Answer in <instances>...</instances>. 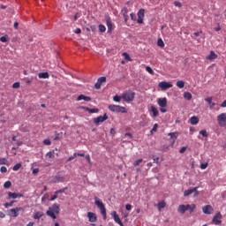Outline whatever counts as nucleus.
I'll use <instances>...</instances> for the list:
<instances>
[{
    "label": "nucleus",
    "mask_w": 226,
    "mask_h": 226,
    "mask_svg": "<svg viewBox=\"0 0 226 226\" xmlns=\"http://www.w3.org/2000/svg\"><path fill=\"white\" fill-rule=\"evenodd\" d=\"M61 209L59 208V205L53 204L49 207V210L46 212L47 216L52 218V220H56L57 218V215H59Z\"/></svg>",
    "instance_id": "f257e3e1"
},
{
    "label": "nucleus",
    "mask_w": 226,
    "mask_h": 226,
    "mask_svg": "<svg viewBox=\"0 0 226 226\" xmlns=\"http://www.w3.org/2000/svg\"><path fill=\"white\" fill-rule=\"evenodd\" d=\"M94 204L97 206L98 209H100L101 214L103 216V220H107V208H105V205L103 204V201L100 200V198L95 197L94 198Z\"/></svg>",
    "instance_id": "f03ea898"
},
{
    "label": "nucleus",
    "mask_w": 226,
    "mask_h": 226,
    "mask_svg": "<svg viewBox=\"0 0 226 226\" xmlns=\"http://www.w3.org/2000/svg\"><path fill=\"white\" fill-rule=\"evenodd\" d=\"M122 100H124V102H126V103L133 102L135 100V92L132 90H126L122 94Z\"/></svg>",
    "instance_id": "7ed1b4c3"
},
{
    "label": "nucleus",
    "mask_w": 226,
    "mask_h": 226,
    "mask_svg": "<svg viewBox=\"0 0 226 226\" xmlns=\"http://www.w3.org/2000/svg\"><path fill=\"white\" fill-rule=\"evenodd\" d=\"M109 110H110L111 112H117V114H119V112L121 114H126L128 112V110H126V108L123 107V106H119V105H114V104H110L108 107Z\"/></svg>",
    "instance_id": "20e7f679"
},
{
    "label": "nucleus",
    "mask_w": 226,
    "mask_h": 226,
    "mask_svg": "<svg viewBox=\"0 0 226 226\" xmlns=\"http://www.w3.org/2000/svg\"><path fill=\"white\" fill-rule=\"evenodd\" d=\"M217 123L222 128L226 126V113H222L217 116Z\"/></svg>",
    "instance_id": "39448f33"
},
{
    "label": "nucleus",
    "mask_w": 226,
    "mask_h": 226,
    "mask_svg": "<svg viewBox=\"0 0 226 226\" xmlns=\"http://www.w3.org/2000/svg\"><path fill=\"white\" fill-rule=\"evenodd\" d=\"M21 211V213H24V208L18 207L16 208H11L10 210V213H11V215H10V216H12L13 218H17V216H19V212Z\"/></svg>",
    "instance_id": "423d86ee"
},
{
    "label": "nucleus",
    "mask_w": 226,
    "mask_h": 226,
    "mask_svg": "<svg viewBox=\"0 0 226 226\" xmlns=\"http://www.w3.org/2000/svg\"><path fill=\"white\" fill-rule=\"evenodd\" d=\"M199 187H194L192 189H188L184 192V197H189V195H192V193H195L194 195H199Z\"/></svg>",
    "instance_id": "0eeeda50"
},
{
    "label": "nucleus",
    "mask_w": 226,
    "mask_h": 226,
    "mask_svg": "<svg viewBox=\"0 0 226 226\" xmlns=\"http://www.w3.org/2000/svg\"><path fill=\"white\" fill-rule=\"evenodd\" d=\"M109 119V116L107 114H104V116H100L96 118H94V124H98L99 123H105Z\"/></svg>",
    "instance_id": "6e6552de"
},
{
    "label": "nucleus",
    "mask_w": 226,
    "mask_h": 226,
    "mask_svg": "<svg viewBox=\"0 0 226 226\" xmlns=\"http://www.w3.org/2000/svg\"><path fill=\"white\" fill-rule=\"evenodd\" d=\"M158 86L161 87V89H162V91H167V89H170V87H172V83L162 81L160 82Z\"/></svg>",
    "instance_id": "1a4fd4ad"
},
{
    "label": "nucleus",
    "mask_w": 226,
    "mask_h": 226,
    "mask_svg": "<svg viewBox=\"0 0 226 226\" xmlns=\"http://www.w3.org/2000/svg\"><path fill=\"white\" fill-rule=\"evenodd\" d=\"M146 10L144 9H140L138 11V19H137V23L138 24H143L144 22V13H145Z\"/></svg>",
    "instance_id": "9d476101"
},
{
    "label": "nucleus",
    "mask_w": 226,
    "mask_h": 226,
    "mask_svg": "<svg viewBox=\"0 0 226 226\" xmlns=\"http://www.w3.org/2000/svg\"><path fill=\"white\" fill-rule=\"evenodd\" d=\"M202 211L205 215H213V213H215V209L213 208V207H211V205H207L203 207Z\"/></svg>",
    "instance_id": "9b49d317"
},
{
    "label": "nucleus",
    "mask_w": 226,
    "mask_h": 226,
    "mask_svg": "<svg viewBox=\"0 0 226 226\" xmlns=\"http://www.w3.org/2000/svg\"><path fill=\"white\" fill-rule=\"evenodd\" d=\"M103 82H107V78L106 77H100L97 79V82L94 85L95 89H101L102 88V84H103Z\"/></svg>",
    "instance_id": "f8f14e48"
},
{
    "label": "nucleus",
    "mask_w": 226,
    "mask_h": 226,
    "mask_svg": "<svg viewBox=\"0 0 226 226\" xmlns=\"http://www.w3.org/2000/svg\"><path fill=\"white\" fill-rule=\"evenodd\" d=\"M111 215L113 216V219L116 222V223H118V225H120V226H124V224H123V222L119 218V215H117V212L113 211L111 213Z\"/></svg>",
    "instance_id": "ddd939ff"
},
{
    "label": "nucleus",
    "mask_w": 226,
    "mask_h": 226,
    "mask_svg": "<svg viewBox=\"0 0 226 226\" xmlns=\"http://www.w3.org/2000/svg\"><path fill=\"white\" fill-rule=\"evenodd\" d=\"M213 223H215V225H220V223H222V213H217L214 218H213Z\"/></svg>",
    "instance_id": "4468645a"
},
{
    "label": "nucleus",
    "mask_w": 226,
    "mask_h": 226,
    "mask_svg": "<svg viewBox=\"0 0 226 226\" xmlns=\"http://www.w3.org/2000/svg\"><path fill=\"white\" fill-rule=\"evenodd\" d=\"M87 217H88L89 222H91L92 223H94V222H96L98 220V217H96V214H94L93 212H88Z\"/></svg>",
    "instance_id": "2eb2a0df"
},
{
    "label": "nucleus",
    "mask_w": 226,
    "mask_h": 226,
    "mask_svg": "<svg viewBox=\"0 0 226 226\" xmlns=\"http://www.w3.org/2000/svg\"><path fill=\"white\" fill-rule=\"evenodd\" d=\"M157 103H158L159 107H161V108L167 107V98H159L157 100Z\"/></svg>",
    "instance_id": "dca6fc26"
},
{
    "label": "nucleus",
    "mask_w": 226,
    "mask_h": 226,
    "mask_svg": "<svg viewBox=\"0 0 226 226\" xmlns=\"http://www.w3.org/2000/svg\"><path fill=\"white\" fill-rule=\"evenodd\" d=\"M106 26L108 27V33H112V19H110V18H107L106 19Z\"/></svg>",
    "instance_id": "f3484780"
},
{
    "label": "nucleus",
    "mask_w": 226,
    "mask_h": 226,
    "mask_svg": "<svg viewBox=\"0 0 226 226\" xmlns=\"http://www.w3.org/2000/svg\"><path fill=\"white\" fill-rule=\"evenodd\" d=\"M18 197H23V195L22 194H19L17 192H9L7 199L10 200V199H18Z\"/></svg>",
    "instance_id": "a211bd4d"
},
{
    "label": "nucleus",
    "mask_w": 226,
    "mask_h": 226,
    "mask_svg": "<svg viewBox=\"0 0 226 226\" xmlns=\"http://www.w3.org/2000/svg\"><path fill=\"white\" fill-rule=\"evenodd\" d=\"M185 207L187 209V211H189V213H194L195 209L197 208V205L195 204H187L185 205Z\"/></svg>",
    "instance_id": "6ab92c4d"
},
{
    "label": "nucleus",
    "mask_w": 226,
    "mask_h": 226,
    "mask_svg": "<svg viewBox=\"0 0 226 226\" xmlns=\"http://www.w3.org/2000/svg\"><path fill=\"white\" fill-rule=\"evenodd\" d=\"M208 61H213V59H218V55L215 51H210L209 56L206 57Z\"/></svg>",
    "instance_id": "aec40b11"
},
{
    "label": "nucleus",
    "mask_w": 226,
    "mask_h": 226,
    "mask_svg": "<svg viewBox=\"0 0 226 226\" xmlns=\"http://www.w3.org/2000/svg\"><path fill=\"white\" fill-rule=\"evenodd\" d=\"M81 100H84V102H91V97L80 94L78 96L77 102H81Z\"/></svg>",
    "instance_id": "412c9836"
},
{
    "label": "nucleus",
    "mask_w": 226,
    "mask_h": 226,
    "mask_svg": "<svg viewBox=\"0 0 226 226\" xmlns=\"http://www.w3.org/2000/svg\"><path fill=\"white\" fill-rule=\"evenodd\" d=\"M205 102L209 105V109H213L216 105V103L213 102V97L206 98Z\"/></svg>",
    "instance_id": "4be33fe9"
},
{
    "label": "nucleus",
    "mask_w": 226,
    "mask_h": 226,
    "mask_svg": "<svg viewBox=\"0 0 226 226\" xmlns=\"http://www.w3.org/2000/svg\"><path fill=\"white\" fill-rule=\"evenodd\" d=\"M186 211H188L186 208V205L178 206V208H177L178 213H181V215H185L186 213Z\"/></svg>",
    "instance_id": "5701e85b"
},
{
    "label": "nucleus",
    "mask_w": 226,
    "mask_h": 226,
    "mask_svg": "<svg viewBox=\"0 0 226 226\" xmlns=\"http://www.w3.org/2000/svg\"><path fill=\"white\" fill-rule=\"evenodd\" d=\"M66 181V178L64 177H55V183H64Z\"/></svg>",
    "instance_id": "b1692460"
},
{
    "label": "nucleus",
    "mask_w": 226,
    "mask_h": 226,
    "mask_svg": "<svg viewBox=\"0 0 226 226\" xmlns=\"http://www.w3.org/2000/svg\"><path fill=\"white\" fill-rule=\"evenodd\" d=\"M151 112H153V117H158L159 111L156 107L151 106Z\"/></svg>",
    "instance_id": "393cba45"
},
{
    "label": "nucleus",
    "mask_w": 226,
    "mask_h": 226,
    "mask_svg": "<svg viewBox=\"0 0 226 226\" xmlns=\"http://www.w3.org/2000/svg\"><path fill=\"white\" fill-rule=\"evenodd\" d=\"M184 98H185V100H187L188 102H190V100H192V98H193V96L192 95V93L185 92Z\"/></svg>",
    "instance_id": "a878e982"
},
{
    "label": "nucleus",
    "mask_w": 226,
    "mask_h": 226,
    "mask_svg": "<svg viewBox=\"0 0 226 226\" xmlns=\"http://www.w3.org/2000/svg\"><path fill=\"white\" fill-rule=\"evenodd\" d=\"M190 123H191V124H193V125L199 124V118L197 117H195V116L192 117L190 118Z\"/></svg>",
    "instance_id": "bb28decb"
},
{
    "label": "nucleus",
    "mask_w": 226,
    "mask_h": 226,
    "mask_svg": "<svg viewBox=\"0 0 226 226\" xmlns=\"http://www.w3.org/2000/svg\"><path fill=\"white\" fill-rule=\"evenodd\" d=\"M39 79H49V72H40L38 74Z\"/></svg>",
    "instance_id": "cd10ccee"
},
{
    "label": "nucleus",
    "mask_w": 226,
    "mask_h": 226,
    "mask_svg": "<svg viewBox=\"0 0 226 226\" xmlns=\"http://www.w3.org/2000/svg\"><path fill=\"white\" fill-rule=\"evenodd\" d=\"M43 216V212H36L34 215V220H40Z\"/></svg>",
    "instance_id": "c85d7f7f"
},
{
    "label": "nucleus",
    "mask_w": 226,
    "mask_h": 226,
    "mask_svg": "<svg viewBox=\"0 0 226 226\" xmlns=\"http://www.w3.org/2000/svg\"><path fill=\"white\" fill-rule=\"evenodd\" d=\"M20 169H22V162H19L14 165L12 170H14V172H17V170H20Z\"/></svg>",
    "instance_id": "c756f323"
},
{
    "label": "nucleus",
    "mask_w": 226,
    "mask_h": 226,
    "mask_svg": "<svg viewBox=\"0 0 226 226\" xmlns=\"http://www.w3.org/2000/svg\"><path fill=\"white\" fill-rule=\"evenodd\" d=\"M86 110H87V112H89L90 114H97V112H99L98 109H89V108H86Z\"/></svg>",
    "instance_id": "7c9ffc66"
},
{
    "label": "nucleus",
    "mask_w": 226,
    "mask_h": 226,
    "mask_svg": "<svg viewBox=\"0 0 226 226\" xmlns=\"http://www.w3.org/2000/svg\"><path fill=\"white\" fill-rule=\"evenodd\" d=\"M177 86L179 87V89H183V87H185V81L183 80H178L177 82Z\"/></svg>",
    "instance_id": "2f4dec72"
},
{
    "label": "nucleus",
    "mask_w": 226,
    "mask_h": 226,
    "mask_svg": "<svg viewBox=\"0 0 226 226\" xmlns=\"http://www.w3.org/2000/svg\"><path fill=\"white\" fill-rule=\"evenodd\" d=\"M158 132V124H154L152 130L150 131L151 135H153V132Z\"/></svg>",
    "instance_id": "473e14b6"
},
{
    "label": "nucleus",
    "mask_w": 226,
    "mask_h": 226,
    "mask_svg": "<svg viewBox=\"0 0 226 226\" xmlns=\"http://www.w3.org/2000/svg\"><path fill=\"white\" fill-rule=\"evenodd\" d=\"M166 204L164 201H161L158 203L157 207L158 209H163L165 207Z\"/></svg>",
    "instance_id": "72a5a7b5"
},
{
    "label": "nucleus",
    "mask_w": 226,
    "mask_h": 226,
    "mask_svg": "<svg viewBox=\"0 0 226 226\" xmlns=\"http://www.w3.org/2000/svg\"><path fill=\"white\" fill-rule=\"evenodd\" d=\"M121 99H123L122 95L119 96V95H115L113 97V102H117V103H119V102H121Z\"/></svg>",
    "instance_id": "f704fd0d"
},
{
    "label": "nucleus",
    "mask_w": 226,
    "mask_h": 226,
    "mask_svg": "<svg viewBox=\"0 0 226 226\" xmlns=\"http://www.w3.org/2000/svg\"><path fill=\"white\" fill-rule=\"evenodd\" d=\"M0 165H8V160L6 158H0Z\"/></svg>",
    "instance_id": "c9c22d12"
},
{
    "label": "nucleus",
    "mask_w": 226,
    "mask_h": 226,
    "mask_svg": "<svg viewBox=\"0 0 226 226\" xmlns=\"http://www.w3.org/2000/svg\"><path fill=\"white\" fill-rule=\"evenodd\" d=\"M99 31L100 33H105V31H107V27L103 25H99Z\"/></svg>",
    "instance_id": "e433bc0d"
},
{
    "label": "nucleus",
    "mask_w": 226,
    "mask_h": 226,
    "mask_svg": "<svg viewBox=\"0 0 226 226\" xmlns=\"http://www.w3.org/2000/svg\"><path fill=\"white\" fill-rule=\"evenodd\" d=\"M157 45L158 47H165V42H163V40L158 39Z\"/></svg>",
    "instance_id": "4c0bfd02"
},
{
    "label": "nucleus",
    "mask_w": 226,
    "mask_h": 226,
    "mask_svg": "<svg viewBox=\"0 0 226 226\" xmlns=\"http://www.w3.org/2000/svg\"><path fill=\"white\" fill-rule=\"evenodd\" d=\"M4 188H11V182L10 181H6L4 184Z\"/></svg>",
    "instance_id": "58836bf2"
},
{
    "label": "nucleus",
    "mask_w": 226,
    "mask_h": 226,
    "mask_svg": "<svg viewBox=\"0 0 226 226\" xmlns=\"http://www.w3.org/2000/svg\"><path fill=\"white\" fill-rule=\"evenodd\" d=\"M142 162H143L142 159H139V160H137V161H135V162H133V166H134V167H139V165H140V163H142Z\"/></svg>",
    "instance_id": "ea45409f"
},
{
    "label": "nucleus",
    "mask_w": 226,
    "mask_h": 226,
    "mask_svg": "<svg viewBox=\"0 0 226 226\" xmlns=\"http://www.w3.org/2000/svg\"><path fill=\"white\" fill-rule=\"evenodd\" d=\"M146 70L150 73V75H154V71H153V68H151L150 66H147Z\"/></svg>",
    "instance_id": "a19ab883"
},
{
    "label": "nucleus",
    "mask_w": 226,
    "mask_h": 226,
    "mask_svg": "<svg viewBox=\"0 0 226 226\" xmlns=\"http://www.w3.org/2000/svg\"><path fill=\"white\" fill-rule=\"evenodd\" d=\"M0 41H2V43H6V41H8V35L2 36Z\"/></svg>",
    "instance_id": "79ce46f5"
},
{
    "label": "nucleus",
    "mask_w": 226,
    "mask_h": 226,
    "mask_svg": "<svg viewBox=\"0 0 226 226\" xmlns=\"http://www.w3.org/2000/svg\"><path fill=\"white\" fill-rule=\"evenodd\" d=\"M200 135H202V137H207V131L206 130H201L200 131Z\"/></svg>",
    "instance_id": "37998d69"
},
{
    "label": "nucleus",
    "mask_w": 226,
    "mask_h": 226,
    "mask_svg": "<svg viewBox=\"0 0 226 226\" xmlns=\"http://www.w3.org/2000/svg\"><path fill=\"white\" fill-rule=\"evenodd\" d=\"M169 137H170V139H173V140H176V139H177V137L176 136V132H170Z\"/></svg>",
    "instance_id": "c03bdc74"
},
{
    "label": "nucleus",
    "mask_w": 226,
    "mask_h": 226,
    "mask_svg": "<svg viewBox=\"0 0 226 226\" xmlns=\"http://www.w3.org/2000/svg\"><path fill=\"white\" fill-rule=\"evenodd\" d=\"M46 156H47V158H49V159L54 158V151L53 152H48L46 154Z\"/></svg>",
    "instance_id": "a18cd8bd"
},
{
    "label": "nucleus",
    "mask_w": 226,
    "mask_h": 226,
    "mask_svg": "<svg viewBox=\"0 0 226 226\" xmlns=\"http://www.w3.org/2000/svg\"><path fill=\"white\" fill-rule=\"evenodd\" d=\"M65 190H68V187H65V188L60 189L58 191H56V194L59 195V193H64Z\"/></svg>",
    "instance_id": "49530a36"
},
{
    "label": "nucleus",
    "mask_w": 226,
    "mask_h": 226,
    "mask_svg": "<svg viewBox=\"0 0 226 226\" xmlns=\"http://www.w3.org/2000/svg\"><path fill=\"white\" fill-rule=\"evenodd\" d=\"M12 87L13 89H19V87H20V83L15 82L14 84H12Z\"/></svg>",
    "instance_id": "de8ad7c7"
},
{
    "label": "nucleus",
    "mask_w": 226,
    "mask_h": 226,
    "mask_svg": "<svg viewBox=\"0 0 226 226\" xmlns=\"http://www.w3.org/2000/svg\"><path fill=\"white\" fill-rule=\"evenodd\" d=\"M124 56L126 61H132V57H130V55L128 53H124Z\"/></svg>",
    "instance_id": "09e8293b"
},
{
    "label": "nucleus",
    "mask_w": 226,
    "mask_h": 226,
    "mask_svg": "<svg viewBox=\"0 0 226 226\" xmlns=\"http://www.w3.org/2000/svg\"><path fill=\"white\" fill-rule=\"evenodd\" d=\"M14 202L15 201H11L10 203H5L4 206L5 208L11 207L13 206Z\"/></svg>",
    "instance_id": "8fccbe9b"
},
{
    "label": "nucleus",
    "mask_w": 226,
    "mask_h": 226,
    "mask_svg": "<svg viewBox=\"0 0 226 226\" xmlns=\"http://www.w3.org/2000/svg\"><path fill=\"white\" fill-rule=\"evenodd\" d=\"M122 13L123 15H128V8L126 7L122 8Z\"/></svg>",
    "instance_id": "3c124183"
},
{
    "label": "nucleus",
    "mask_w": 226,
    "mask_h": 226,
    "mask_svg": "<svg viewBox=\"0 0 226 226\" xmlns=\"http://www.w3.org/2000/svg\"><path fill=\"white\" fill-rule=\"evenodd\" d=\"M0 171L2 173H6V172H8V169L5 166H2L0 169Z\"/></svg>",
    "instance_id": "603ef678"
},
{
    "label": "nucleus",
    "mask_w": 226,
    "mask_h": 226,
    "mask_svg": "<svg viewBox=\"0 0 226 226\" xmlns=\"http://www.w3.org/2000/svg\"><path fill=\"white\" fill-rule=\"evenodd\" d=\"M61 135H63V132L56 133V136H55V138H54V140H59Z\"/></svg>",
    "instance_id": "864d4df0"
},
{
    "label": "nucleus",
    "mask_w": 226,
    "mask_h": 226,
    "mask_svg": "<svg viewBox=\"0 0 226 226\" xmlns=\"http://www.w3.org/2000/svg\"><path fill=\"white\" fill-rule=\"evenodd\" d=\"M43 144H45V146H50L51 144L50 139H44Z\"/></svg>",
    "instance_id": "5fc2aeb1"
},
{
    "label": "nucleus",
    "mask_w": 226,
    "mask_h": 226,
    "mask_svg": "<svg viewBox=\"0 0 226 226\" xmlns=\"http://www.w3.org/2000/svg\"><path fill=\"white\" fill-rule=\"evenodd\" d=\"M125 209L126 211H132V205L131 204L125 205Z\"/></svg>",
    "instance_id": "6e6d98bb"
},
{
    "label": "nucleus",
    "mask_w": 226,
    "mask_h": 226,
    "mask_svg": "<svg viewBox=\"0 0 226 226\" xmlns=\"http://www.w3.org/2000/svg\"><path fill=\"white\" fill-rule=\"evenodd\" d=\"M131 19L132 20H137V15H135V13H131Z\"/></svg>",
    "instance_id": "4d7b16f0"
},
{
    "label": "nucleus",
    "mask_w": 226,
    "mask_h": 226,
    "mask_svg": "<svg viewBox=\"0 0 226 226\" xmlns=\"http://www.w3.org/2000/svg\"><path fill=\"white\" fill-rule=\"evenodd\" d=\"M74 33H75V34H80V33H82V30L80 28H76L74 30Z\"/></svg>",
    "instance_id": "13d9d810"
},
{
    "label": "nucleus",
    "mask_w": 226,
    "mask_h": 226,
    "mask_svg": "<svg viewBox=\"0 0 226 226\" xmlns=\"http://www.w3.org/2000/svg\"><path fill=\"white\" fill-rule=\"evenodd\" d=\"M174 5H175V6H177L178 8H181V6H182L181 3H180V2H177V1H175V2H174Z\"/></svg>",
    "instance_id": "bf43d9fd"
},
{
    "label": "nucleus",
    "mask_w": 226,
    "mask_h": 226,
    "mask_svg": "<svg viewBox=\"0 0 226 226\" xmlns=\"http://www.w3.org/2000/svg\"><path fill=\"white\" fill-rule=\"evenodd\" d=\"M57 192H55V193H54V195L51 197V200L53 201V200H56V199H57Z\"/></svg>",
    "instance_id": "052dcab7"
},
{
    "label": "nucleus",
    "mask_w": 226,
    "mask_h": 226,
    "mask_svg": "<svg viewBox=\"0 0 226 226\" xmlns=\"http://www.w3.org/2000/svg\"><path fill=\"white\" fill-rule=\"evenodd\" d=\"M85 158L88 162V163H91V156H89V154L85 155Z\"/></svg>",
    "instance_id": "680f3d73"
},
{
    "label": "nucleus",
    "mask_w": 226,
    "mask_h": 226,
    "mask_svg": "<svg viewBox=\"0 0 226 226\" xmlns=\"http://www.w3.org/2000/svg\"><path fill=\"white\" fill-rule=\"evenodd\" d=\"M200 169H202V170L207 169V163H202L200 165Z\"/></svg>",
    "instance_id": "e2e57ef3"
},
{
    "label": "nucleus",
    "mask_w": 226,
    "mask_h": 226,
    "mask_svg": "<svg viewBox=\"0 0 226 226\" xmlns=\"http://www.w3.org/2000/svg\"><path fill=\"white\" fill-rule=\"evenodd\" d=\"M186 151V147H183L180 150L179 153H181V154H183V153H185Z\"/></svg>",
    "instance_id": "0e129e2a"
},
{
    "label": "nucleus",
    "mask_w": 226,
    "mask_h": 226,
    "mask_svg": "<svg viewBox=\"0 0 226 226\" xmlns=\"http://www.w3.org/2000/svg\"><path fill=\"white\" fill-rule=\"evenodd\" d=\"M38 172H40V169L35 168L33 170V174H38Z\"/></svg>",
    "instance_id": "69168bd1"
},
{
    "label": "nucleus",
    "mask_w": 226,
    "mask_h": 226,
    "mask_svg": "<svg viewBox=\"0 0 226 226\" xmlns=\"http://www.w3.org/2000/svg\"><path fill=\"white\" fill-rule=\"evenodd\" d=\"M0 218H6V215L0 211Z\"/></svg>",
    "instance_id": "338daca9"
},
{
    "label": "nucleus",
    "mask_w": 226,
    "mask_h": 226,
    "mask_svg": "<svg viewBox=\"0 0 226 226\" xmlns=\"http://www.w3.org/2000/svg\"><path fill=\"white\" fill-rule=\"evenodd\" d=\"M14 29H19V22L14 23Z\"/></svg>",
    "instance_id": "774afa93"
}]
</instances>
